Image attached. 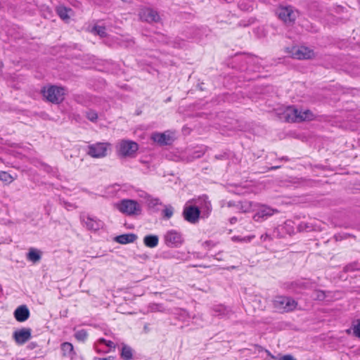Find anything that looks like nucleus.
I'll return each instance as SVG.
<instances>
[{
    "instance_id": "47",
    "label": "nucleus",
    "mask_w": 360,
    "mask_h": 360,
    "mask_svg": "<svg viewBox=\"0 0 360 360\" xmlns=\"http://www.w3.org/2000/svg\"><path fill=\"white\" fill-rule=\"evenodd\" d=\"M226 157V154H223V155H215V158L216 159H219V160H221V159H224Z\"/></svg>"
},
{
    "instance_id": "54",
    "label": "nucleus",
    "mask_w": 360,
    "mask_h": 360,
    "mask_svg": "<svg viewBox=\"0 0 360 360\" xmlns=\"http://www.w3.org/2000/svg\"><path fill=\"white\" fill-rule=\"evenodd\" d=\"M226 2L230 3L232 0H225Z\"/></svg>"
},
{
    "instance_id": "8",
    "label": "nucleus",
    "mask_w": 360,
    "mask_h": 360,
    "mask_svg": "<svg viewBox=\"0 0 360 360\" xmlns=\"http://www.w3.org/2000/svg\"><path fill=\"white\" fill-rule=\"evenodd\" d=\"M312 115L309 110L302 112L297 108L290 107L285 112V118L288 122H299L309 119Z\"/></svg>"
},
{
    "instance_id": "23",
    "label": "nucleus",
    "mask_w": 360,
    "mask_h": 360,
    "mask_svg": "<svg viewBox=\"0 0 360 360\" xmlns=\"http://www.w3.org/2000/svg\"><path fill=\"white\" fill-rule=\"evenodd\" d=\"M41 258V252L34 248H31L29 250V252L27 254V260L33 262L37 263L38 262Z\"/></svg>"
},
{
    "instance_id": "50",
    "label": "nucleus",
    "mask_w": 360,
    "mask_h": 360,
    "mask_svg": "<svg viewBox=\"0 0 360 360\" xmlns=\"http://www.w3.org/2000/svg\"><path fill=\"white\" fill-rule=\"evenodd\" d=\"M281 160L288 161L289 158L286 156H283L281 158Z\"/></svg>"
},
{
    "instance_id": "40",
    "label": "nucleus",
    "mask_w": 360,
    "mask_h": 360,
    "mask_svg": "<svg viewBox=\"0 0 360 360\" xmlns=\"http://www.w3.org/2000/svg\"><path fill=\"white\" fill-rule=\"evenodd\" d=\"M232 240L233 241H239V242H247V241H250V239L249 238H240L239 236H233L232 238Z\"/></svg>"
},
{
    "instance_id": "15",
    "label": "nucleus",
    "mask_w": 360,
    "mask_h": 360,
    "mask_svg": "<svg viewBox=\"0 0 360 360\" xmlns=\"http://www.w3.org/2000/svg\"><path fill=\"white\" fill-rule=\"evenodd\" d=\"M151 139L158 143L160 146H168L172 143L173 138L166 132L159 133L155 132L151 135Z\"/></svg>"
},
{
    "instance_id": "45",
    "label": "nucleus",
    "mask_w": 360,
    "mask_h": 360,
    "mask_svg": "<svg viewBox=\"0 0 360 360\" xmlns=\"http://www.w3.org/2000/svg\"><path fill=\"white\" fill-rule=\"evenodd\" d=\"M94 360H113V357L110 356L105 358L94 357Z\"/></svg>"
},
{
    "instance_id": "12",
    "label": "nucleus",
    "mask_w": 360,
    "mask_h": 360,
    "mask_svg": "<svg viewBox=\"0 0 360 360\" xmlns=\"http://www.w3.org/2000/svg\"><path fill=\"white\" fill-rule=\"evenodd\" d=\"M275 212H278V211L266 205H261L254 214L253 219L255 221H262L272 216Z\"/></svg>"
},
{
    "instance_id": "19",
    "label": "nucleus",
    "mask_w": 360,
    "mask_h": 360,
    "mask_svg": "<svg viewBox=\"0 0 360 360\" xmlns=\"http://www.w3.org/2000/svg\"><path fill=\"white\" fill-rule=\"evenodd\" d=\"M138 238L135 233H126L117 236L115 238V241L120 244H128L134 243Z\"/></svg>"
},
{
    "instance_id": "42",
    "label": "nucleus",
    "mask_w": 360,
    "mask_h": 360,
    "mask_svg": "<svg viewBox=\"0 0 360 360\" xmlns=\"http://www.w3.org/2000/svg\"><path fill=\"white\" fill-rule=\"evenodd\" d=\"M203 154H204V152L202 150H195V151H194V153L193 154V158H199L201 156H202Z\"/></svg>"
},
{
    "instance_id": "41",
    "label": "nucleus",
    "mask_w": 360,
    "mask_h": 360,
    "mask_svg": "<svg viewBox=\"0 0 360 360\" xmlns=\"http://www.w3.org/2000/svg\"><path fill=\"white\" fill-rule=\"evenodd\" d=\"M260 239L262 241H266L267 240H272L273 238L271 236V235H269L268 233H264L261 236Z\"/></svg>"
},
{
    "instance_id": "48",
    "label": "nucleus",
    "mask_w": 360,
    "mask_h": 360,
    "mask_svg": "<svg viewBox=\"0 0 360 360\" xmlns=\"http://www.w3.org/2000/svg\"><path fill=\"white\" fill-rule=\"evenodd\" d=\"M237 221V218L236 217H233L230 219L231 224H235Z\"/></svg>"
},
{
    "instance_id": "25",
    "label": "nucleus",
    "mask_w": 360,
    "mask_h": 360,
    "mask_svg": "<svg viewBox=\"0 0 360 360\" xmlns=\"http://www.w3.org/2000/svg\"><path fill=\"white\" fill-rule=\"evenodd\" d=\"M133 356V350L128 345H123L121 351V358L123 360H131Z\"/></svg>"
},
{
    "instance_id": "30",
    "label": "nucleus",
    "mask_w": 360,
    "mask_h": 360,
    "mask_svg": "<svg viewBox=\"0 0 360 360\" xmlns=\"http://www.w3.org/2000/svg\"><path fill=\"white\" fill-rule=\"evenodd\" d=\"M311 297L314 300L323 301L326 298V293L324 291L321 290H316L313 292Z\"/></svg>"
},
{
    "instance_id": "22",
    "label": "nucleus",
    "mask_w": 360,
    "mask_h": 360,
    "mask_svg": "<svg viewBox=\"0 0 360 360\" xmlns=\"http://www.w3.org/2000/svg\"><path fill=\"white\" fill-rule=\"evenodd\" d=\"M159 237L157 235H146L143 238V244L150 248H155L158 245Z\"/></svg>"
},
{
    "instance_id": "13",
    "label": "nucleus",
    "mask_w": 360,
    "mask_h": 360,
    "mask_svg": "<svg viewBox=\"0 0 360 360\" xmlns=\"http://www.w3.org/2000/svg\"><path fill=\"white\" fill-rule=\"evenodd\" d=\"M31 332L32 330L30 328H22L18 330H15L13 336L16 343L22 345L31 338Z\"/></svg>"
},
{
    "instance_id": "27",
    "label": "nucleus",
    "mask_w": 360,
    "mask_h": 360,
    "mask_svg": "<svg viewBox=\"0 0 360 360\" xmlns=\"http://www.w3.org/2000/svg\"><path fill=\"white\" fill-rule=\"evenodd\" d=\"M99 344H104L109 348H115V344L113 342H112L110 340H106L104 338H100L98 340V343L95 345V348L98 353L101 352V350L98 348Z\"/></svg>"
},
{
    "instance_id": "31",
    "label": "nucleus",
    "mask_w": 360,
    "mask_h": 360,
    "mask_svg": "<svg viewBox=\"0 0 360 360\" xmlns=\"http://www.w3.org/2000/svg\"><path fill=\"white\" fill-rule=\"evenodd\" d=\"M93 32L101 37H105L107 36L106 28L104 26L96 25L93 27Z\"/></svg>"
},
{
    "instance_id": "28",
    "label": "nucleus",
    "mask_w": 360,
    "mask_h": 360,
    "mask_svg": "<svg viewBox=\"0 0 360 360\" xmlns=\"http://www.w3.org/2000/svg\"><path fill=\"white\" fill-rule=\"evenodd\" d=\"M238 7L241 11H251L253 9V5L250 1L243 0L238 4Z\"/></svg>"
},
{
    "instance_id": "26",
    "label": "nucleus",
    "mask_w": 360,
    "mask_h": 360,
    "mask_svg": "<svg viewBox=\"0 0 360 360\" xmlns=\"http://www.w3.org/2000/svg\"><path fill=\"white\" fill-rule=\"evenodd\" d=\"M174 214V207L171 205H165V208L162 210V214L164 219H170Z\"/></svg>"
},
{
    "instance_id": "43",
    "label": "nucleus",
    "mask_w": 360,
    "mask_h": 360,
    "mask_svg": "<svg viewBox=\"0 0 360 360\" xmlns=\"http://www.w3.org/2000/svg\"><path fill=\"white\" fill-rule=\"evenodd\" d=\"M281 360H297L292 355L286 354L281 357Z\"/></svg>"
},
{
    "instance_id": "34",
    "label": "nucleus",
    "mask_w": 360,
    "mask_h": 360,
    "mask_svg": "<svg viewBox=\"0 0 360 360\" xmlns=\"http://www.w3.org/2000/svg\"><path fill=\"white\" fill-rule=\"evenodd\" d=\"M40 165L41 167V169L46 173L48 174H52L53 175H56L57 172H56V169L51 167L50 165L46 164V163H44V162H41L40 163Z\"/></svg>"
},
{
    "instance_id": "55",
    "label": "nucleus",
    "mask_w": 360,
    "mask_h": 360,
    "mask_svg": "<svg viewBox=\"0 0 360 360\" xmlns=\"http://www.w3.org/2000/svg\"><path fill=\"white\" fill-rule=\"evenodd\" d=\"M183 313L187 315V312L186 311H183Z\"/></svg>"
},
{
    "instance_id": "7",
    "label": "nucleus",
    "mask_w": 360,
    "mask_h": 360,
    "mask_svg": "<svg viewBox=\"0 0 360 360\" xmlns=\"http://www.w3.org/2000/svg\"><path fill=\"white\" fill-rule=\"evenodd\" d=\"M288 52L292 58L297 60H308L314 57V52L312 49L307 46H295L288 48Z\"/></svg>"
},
{
    "instance_id": "9",
    "label": "nucleus",
    "mask_w": 360,
    "mask_h": 360,
    "mask_svg": "<svg viewBox=\"0 0 360 360\" xmlns=\"http://www.w3.org/2000/svg\"><path fill=\"white\" fill-rule=\"evenodd\" d=\"M164 242L167 247L178 248L184 243V240L180 232L169 230L164 235Z\"/></svg>"
},
{
    "instance_id": "16",
    "label": "nucleus",
    "mask_w": 360,
    "mask_h": 360,
    "mask_svg": "<svg viewBox=\"0 0 360 360\" xmlns=\"http://www.w3.org/2000/svg\"><path fill=\"white\" fill-rule=\"evenodd\" d=\"M30 316V310L25 304H22L18 307L13 312V316L18 322H24L27 321Z\"/></svg>"
},
{
    "instance_id": "14",
    "label": "nucleus",
    "mask_w": 360,
    "mask_h": 360,
    "mask_svg": "<svg viewBox=\"0 0 360 360\" xmlns=\"http://www.w3.org/2000/svg\"><path fill=\"white\" fill-rule=\"evenodd\" d=\"M304 7L309 16L319 17L323 7L316 1L308 0L304 2Z\"/></svg>"
},
{
    "instance_id": "37",
    "label": "nucleus",
    "mask_w": 360,
    "mask_h": 360,
    "mask_svg": "<svg viewBox=\"0 0 360 360\" xmlns=\"http://www.w3.org/2000/svg\"><path fill=\"white\" fill-rule=\"evenodd\" d=\"M251 204L252 203L250 202H245L244 204H242L240 206V210H242V212H249L250 207H251Z\"/></svg>"
},
{
    "instance_id": "39",
    "label": "nucleus",
    "mask_w": 360,
    "mask_h": 360,
    "mask_svg": "<svg viewBox=\"0 0 360 360\" xmlns=\"http://www.w3.org/2000/svg\"><path fill=\"white\" fill-rule=\"evenodd\" d=\"M214 245V244L210 241V240H207L205 242H204L202 243V246L205 248V249H207V250H210L211 248H212L213 246Z\"/></svg>"
},
{
    "instance_id": "1",
    "label": "nucleus",
    "mask_w": 360,
    "mask_h": 360,
    "mask_svg": "<svg viewBox=\"0 0 360 360\" xmlns=\"http://www.w3.org/2000/svg\"><path fill=\"white\" fill-rule=\"evenodd\" d=\"M276 15L285 25L292 26L300 15V12L291 5L280 6L276 10Z\"/></svg>"
},
{
    "instance_id": "20",
    "label": "nucleus",
    "mask_w": 360,
    "mask_h": 360,
    "mask_svg": "<svg viewBox=\"0 0 360 360\" xmlns=\"http://www.w3.org/2000/svg\"><path fill=\"white\" fill-rule=\"evenodd\" d=\"M198 203L200 206L203 215L207 217L212 210L211 203L208 200L207 196L203 195L200 197L198 200Z\"/></svg>"
},
{
    "instance_id": "46",
    "label": "nucleus",
    "mask_w": 360,
    "mask_h": 360,
    "mask_svg": "<svg viewBox=\"0 0 360 360\" xmlns=\"http://www.w3.org/2000/svg\"><path fill=\"white\" fill-rule=\"evenodd\" d=\"M150 204L153 206H155V205L161 204V203L159 202L158 199H154V200H151Z\"/></svg>"
},
{
    "instance_id": "53",
    "label": "nucleus",
    "mask_w": 360,
    "mask_h": 360,
    "mask_svg": "<svg viewBox=\"0 0 360 360\" xmlns=\"http://www.w3.org/2000/svg\"><path fill=\"white\" fill-rule=\"evenodd\" d=\"M214 258H215L216 259H217V260H220V259H221L218 258V257H217V255H215V256H214Z\"/></svg>"
},
{
    "instance_id": "29",
    "label": "nucleus",
    "mask_w": 360,
    "mask_h": 360,
    "mask_svg": "<svg viewBox=\"0 0 360 360\" xmlns=\"http://www.w3.org/2000/svg\"><path fill=\"white\" fill-rule=\"evenodd\" d=\"M75 338L79 342H84L88 336L87 332L84 329H82L75 332Z\"/></svg>"
},
{
    "instance_id": "33",
    "label": "nucleus",
    "mask_w": 360,
    "mask_h": 360,
    "mask_svg": "<svg viewBox=\"0 0 360 360\" xmlns=\"http://www.w3.org/2000/svg\"><path fill=\"white\" fill-rule=\"evenodd\" d=\"M70 11V9H68L65 7H59L57 9V13L58 15L60 17V18L65 20L69 18L68 15V11Z\"/></svg>"
},
{
    "instance_id": "17",
    "label": "nucleus",
    "mask_w": 360,
    "mask_h": 360,
    "mask_svg": "<svg viewBox=\"0 0 360 360\" xmlns=\"http://www.w3.org/2000/svg\"><path fill=\"white\" fill-rule=\"evenodd\" d=\"M286 288L289 290H292L295 292H300L301 290L307 289L309 288V282L304 280H298L287 283Z\"/></svg>"
},
{
    "instance_id": "2",
    "label": "nucleus",
    "mask_w": 360,
    "mask_h": 360,
    "mask_svg": "<svg viewBox=\"0 0 360 360\" xmlns=\"http://www.w3.org/2000/svg\"><path fill=\"white\" fill-rule=\"evenodd\" d=\"M41 94L47 101L59 104L65 98V89L63 87L56 85H50L41 89Z\"/></svg>"
},
{
    "instance_id": "36",
    "label": "nucleus",
    "mask_w": 360,
    "mask_h": 360,
    "mask_svg": "<svg viewBox=\"0 0 360 360\" xmlns=\"http://www.w3.org/2000/svg\"><path fill=\"white\" fill-rule=\"evenodd\" d=\"M86 117L91 122H96L98 119V114L96 111L90 110L86 112Z\"/></svg>"
},
{
    "instance_id": "11",
    "label": "nucleus",
    "mask_w": 360,
    "mask_h": 360,
    "mask_svg": "<svg viewBox=\"0 0 360 360\" xmlns=\"http://www.w3.org/2000/svg\"><path fill=\"white\" fill-rule=\"evenodd\" d=\"M140 18L148 22H158L161 18L157 11L150 8L142 9L139 13Z\"/></svg>"
},
{
    "instance_id": "32",
    "label": "nucleus",
    "mask_w": 360,
    "mask_h": 360,
    "mask_svg": "<svg viewBox=\"0 0 360 360\" xmlns=\"http://www.w3.org/2000/svg\"><path fill=\"white\" fill-rule=\"evenodd\" d=\"M352 329L353 330V335L355 337L360 338V319H357L353 323Z\"/></svg>"
},
{
    "instance_id": "10",
    "label": "nucleus",
    "mask_w": 360,
    "mask_h": 360,
    "mask_svg": "<svg viewBox=\"0 0 360 360\" xmlns=\"http://www.w3.org/2000/svg\"><path fill=\"white\" fill-rule=\"evenodd\" d=\"M200 214V209L196 206L185 207L183 211V216L187 221L195 224L198 221Z\"/></svg>"
},
{
    "instance_id": "18",
    "label": "nucleus",
    "mask_w": 360,
    "mask_h": 360,
    "mask_svg": "<svg viewBox=\"0 0 360 360\" xmlns=\"http://www.w3.org/2000/svg\"><path fill=\"white\" fill-rule=\"evenodd\" d=\"M81 219L85 223L86 226L89 230L97 231L102 226V223L100 220L92 218L89 216L86 217V220L83 217H81Z\"/></svg>"
},
{
    "instance_id": "5",
    "label": "nucleus",
    "mask_w": 360,
    "mask_h": 360,
    "mask_svg": "<svg viewBox=\"0 0 360 360\" xmlns=\"http://www.w3.org/2000/svg\"><path fill=\"white\" fill-rule=\"evenodd\" d=\"M117 209L122 213L131 216L141 212V205L134 200L123 199L117 204Z\"/></svg>"
},
{
    "instance_id": "52",
    "label": "nucleus",
    "mask_w": 360,
    "mask_h": 360,
    "mask_svg": "<svg viewBox=\"0 0 360 360\" xmlns=\"http://www.w3.org/2000/svg\"><path fill=\"white\" fill-rule=\"evenodd\" d=\"M349 268H350V266H347L345 267V271H348Z\"/></svg>"
},
{
    "instance_id": "35",
    "label": "nucleus",
    "mask_w": 360,
    "mask_h": 360,
    "mask_svg": "<svg viewBox=\"0 0 360 360\" xmlns=\"http://www.w3.org/2000/svg\"><path fill=\"white\" fill-rule=\"evenodd\" d=\"M0 181L10 183L13 181V177L8 172L0 171Z\"/></svg>"
},
{
    "instance_id": "24",
    "label": "nucleus",
    "mask_w": 360,
    "mask_h": 360,
    "mask_svg": "<svg viewBox=\"0 0 360 360\" xmlns=\"http://www.w3.org/2000/svg\"><path fill=\"white\" fill-rule=\"evenodd\" d=\"M61 350L63 352V355L65 356L72 358L75 354L73 345L70 342H63L61 345Z\"/></svg>"
},
{
    "instance_id": "51",
    "label": "nucleus",
    "mask_w": 360,
    "mask_h": 360,
    "mask_svg": "<svg viewBox=\"0 0 360 360\" xmlns=\"http://www.w3.org/2000/svg\"><path fill=\"white\" fill-rule=\"evenodd\" d=\"M280 167H281L280 166H274V167H271V170H275V169H278Z\"/></svg>"
},
{
    "instance_id": "38",
    "label": "nucleus",
    "mask_w": 360,
    "mask_h": 360,
    "mask_svg": "<svg viewBox=\"0 0 360 360\" xmlns=\"http://www.w3.org/2000/svg\"><path fill=\"white\" fill-rule=\"evenodd\" d=\"M60 203L64 206L66 209L69 208H76V206L73 204L66 202L65 200L60 199Z\"/></svg>"
},
{
    "instance_id": "4",
    "label": "nucleus",
    "mask_w": 360,
    "mask_h": 360,
    "mask_svg": "<svg viewBox=\"0 0 360 360\" xmlns=\"http://www.w3.org/2000/svg\"><path fill=\"white\" fill-rule=\"evenodd\" d=\"M297 303L291 297L278 295L273 300L274 309L279 313L292 311L296 308Z\"/></svg>"
},
{
    "instance_id": "3",
    "label": "nucleus",
    "mask_w": 360,
    "mask_h": 360,
    "mask_svg": "<svg viewBox=\"0 0 360 360\" xmlns=\"http://www.w3.org/2000/svg\"><path fill=\"white\" fill-rule=\"evenodd\" d=\"M138 150V143L130 140H122L117 146V154L122 158H134Z\"/></svg>"
},
{
    "instance_id": "49",
    "label": "nucleus",
    "mask_w": 360,
    "mask_h": 360,
    "mask_svg": "<svg viewBox=\"0 0 360 360\" xmlns=\"http://www.w3.org/2000/svg\"><path fill=\"white\" fill-rule=\"evenodd\" d=\"M234 205H235L234 202L229 201V202H228V206H229V207H232V206H234Z\"/></svg>"
},
{
    "instance_id": "6",
    "label": "nucleus",
    "mask_w": 360,
    "mask_h": 360,
    "mask_svg": "<svg viewBox=\"0 0 360 360\" xmlns=\"http://www.w3.org/2000/svg\"><path fill=\"white\" fill-rule=\"evenodd\" d=\"M110 143L97 142L87 146L86 153L94 158H102L108 155L110 150Z\"/></svg>"
},
{
    "instance_id": "21",
    "label": "nucleus",
    "mask_w": 360,
    "mask_h": 360,
    "mask_svg": "<svg viewBox=\"0 0 360 360\" xmlns=\"http://www.w3.org/2000/svg\"><path fill=\"white\" fill-rule=\"evenodd\" d=\"M214 315L221 318L229 317L232 311L226 307L219 304L213 307Z\"/></svg>"
},
{
    "instance_id": "44",
    "label": "nucleus",
    "mask_w": 360,
    "mask_h": 360,
    "mask_svg": "<svg viewBox=\"0 0 360 360\" xmlns=\"http://www.w3.org/2000/svg\"><path fill=\"white\" fill-rule=\"evenodd\" d=\"M161 305L160 304H153V307H151V309L153 311H161Z\"/></svg>"
}]
</instances>
